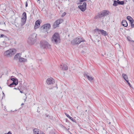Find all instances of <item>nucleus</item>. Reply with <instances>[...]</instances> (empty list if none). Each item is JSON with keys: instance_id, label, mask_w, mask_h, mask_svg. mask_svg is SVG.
Wrapping results in <instances>:
<instances>
[{"instance_id": "f257e3e1", "label": "nucleus", "mask_w": 134, "mask_h": 134, "mask_svg": "<svg viewBox=\"0 0 134 134\" xmlns=\"http://www.w3.org/2000/svg\"><path fill=\"white\" fill-rule=\"evenodd\" d=\"M109 11L108 10H103L98 13L95 18L96 19L102 18L103 19L105 16L109 15Z\"/></svg>"}, {"instance_id": "f03ea898", "label": "nucleus", "mask_w": 134, "mask_h": 134, "mask_svg": "<svg viewBox=\"0 0 134 134\" xmlns=\"http://www.w3.org/2000/svg\"><path fill=\"white\" fill-rule=\"evenodd\" d=\"M37 34L35 33L31 34L28 40V43L30 45L34 44L36 41Z\"/></svg>"}, {"instance_id": "7ed1b4c3", "label": "nucleus", "mask_w": 134, "mask_h": 134, "mask_svg": "<svg viewBox=\"0 0 134 134\" xmlns=\"http://www.w3.org/2000/svg\"><path fill=\"white\" fill-rule=\"evenodd\" d=\"M51 40L52 42L57 44L60 43V37L59 34L55 33L52 36Z\"/></svg>"}, {"instance_id": "20e7f679", "label": "nucleus", "mask_w": 134, "mask_h": 134, "mask_svg": "<svg viewBox=\"0 0 134 134\" xmlns=\"http://www.w3.org/2000/svg\"><path fill=\"white\" fill-rule=\"evenodd\" d=\"M16 52V50L14 48L10 49L6 51L4 55L7 57H10L14 55Z\"/></svg>"}, {"instance_id": "39448f33", "label": "nucleus", "mask_w": 134, "mask_h": 134, "mask_svg": "<svg viewBox=\"0 0 134 134\" xmlns=\"http://www.w3.org/2000/svg\"><path fill=\"white\" fill-rule=\"evenodd\" d=\"M84 40L81 38H76L71 41V43L73 45L79 44L82 42L85 41Z\"/></svg>"}, {"instance_id": "423d86ee", "label": "nucleus", "mask_w": 134, "mask_h": 134, "mask_svg": "<svg viewBox=\"0 0 134 134\" xmlns=\"http://www.w3.org/2000/svg\"><path fill=\"white\" fill-rule=\"evenodd\" d=\"M51 25L50 24H46L42 25L41 27V30L45 31L47 33H48V31L50 29Z\"/></svg>"}, {"instance_id": "0eeeda50", "label": "nucleus", "mask_w": 134, "mask_h": 134, "mask_svg": "<svg viewBox=\"0 0 134 134\" xmlns=\"http://www.w3.org/2000/svg\"><path fill=\"white\" fill-rule=\"evenodd\" d=\"M41 45V46L44 48L50 49L51 46L46 41H41L40 42Z\"/></svg>"}, {"instance_id": "6e6552de", "label": "nucleus", "mask_w": 134, "mask_h": 134, "mask_svg": "<svg viewBox=\"0 0 134 134\" xmlns=\"http://www.w3.org/2000/svg\"><path fill=\"white\" fill-rule=\"evenodd\" d=\"M63 21V20L62 19H59L55 21L53 25V28L54 29L56 28L57 27L59 26V25L60 23Z\"/></svg>"}, {"instance_id": "1a4fd4ad", "label": "nucleus", "mask_w": 134, "mask_h": 134, "mask_svg": "<svg viewBox=\"0 0 134 134\" xmlns=\"http://www.w3.org/2000/svg\"><path fill=\"white\" fill-rule=\"evenodd\" d=\"M22 16L21 22L22 24L21 25H23L25 24L26 20V13L25 12H24L22 14Z\"/></svg>"}, {"instance_id": "9d476101", "label": "nucleus", "mask_w": 134, "mask_h": 134, "mask_svg": "<svg viewBox=\"0 0 134 134\" xmlns=\"http://www.w3.org/2000/svg\"><path fill=\"white\" fill-rule=\"evenodd\" d=\"M95 30L98 32V33L99 34H100V32L101 33L102 35L104 36H107L108 35V33L106 31L103 30L96 29Z\"/></svg>"}, {"instance_id": "9b49d317", "label": "nucleus", "mask_w": 134, "mask_h": 134, "mask_svg": "<svg viewBox=\"0 0 134 134\" xmlns=\"http://www.w3.org/2000/svg\"><path fill=\"white\" fill-rule=\"evenodd\" d=\"M86 3L84 2L82 5L79 6L78 7L82 12L85 11L86 9Z\"/></svg>"}, {"instance_id": "f8f14e48", "label": "nucleus", "mask_w": 134, "mask_h": 134, "mask_svg": "<svg viewBox=\"0 0 134 134\" xmlns=\"http://www.w3.org/2000/svg\"><path fill=\"white\" fill-rule=\"evenodd\" d=\"M10 80L12 81L13 82L9 85V86L10 87H11V86L13 85H16L18 84V81L17 79L14 78H12L10 79Z\"/></svg>"}, {"instance_id": "ddd939ff", "label": "nucleus", "mask_w": 134, "mask_h": 134, "mask_svg": "<svg viewBox=\"0 0 134 134\" xmlns=\"http://www.w3.org/2000/svg\"><path fill=\"white\" fill-rule=\"evenodd\" d=\"M124 3V2L123 1H120L119 0L117 1H114L113 5L115 6H117L118 4L123 5Z\"/></svg>"}, {"instance_id": "4468645a", "label": "nucleus", "mask_w": 134, "mask_h": 134, "mask_svg": "<svg viewBox=\"0 0 134 134\" xmlns=\"http://www.w3.org/2000/svg\"><path fill=\"white\" fill-rule=\"evenodd\" d=\"M46 82L47 84L51 85L55 83V81L52 78H50L47 79Z\"/></svg>"}, {"instance_id": "2eb2a0df", "label": "nucleus", "mask_w": 134, "mask_h": 134, "mask_svg": "<svg viewBox=\"0 0 134 134\" xmlns=\"http://www.w3.org/2000/svg\"><path fill=\"white\" fill-rule=\"evenodd\" d=\"M40 21L38 20L36 21L34 26V28L35 29H36L39 27L40 25Z\"/></svg>"}, {"instance_id": "dca6fc26", "label": "nucleus", "mask_w": 134, "mask_h": 134, "mask_svg": "<svg viewBox=\"0 0 134 134\" xmlns=\"http://www.w3.org/2000/svg\"><path fill=\"white\" fill-rule=\"evenodd\" d=\"M84 75L85 77H86L90 81H91L94 79L93 77H92L91 76H89L86 73H84Z\"/></svg>"}, {"instance_id": "f3484780", "label": "nucleus", "mask_w": 134, "mask_h": 134, "mask_svg": "<svg viewBox=\"0 0 134 134\" xmlns=\"http://www.w3.org/2000/svg\"><path fill=\"white\" fill-rule=\"evenodd\" d=\"M61 66H62L60 67V68L62 70H67L68 69L67 66L65 64H63V66L62 65H61Z\"/></svg>"}, {"instance_id": "a211bd4d", "label": "nucleus", "mask_w": 134, "mask_h": 134, "mask_svg": "<svg viewBox=\"0 0 134 134\" xmlns=\"http://www.w3.org/2000/svg\"><path fill=\"white\" fill-rule=\"evenodd\" d=\"M122 25L125 27H127L128 25L127 23L125 20H123L121 22Z\"/></svg>"}, {"instance_id": "6ab92c4d", "label": "nucleus", "mask_w": 134, "mask_h": 134, "mask_svg": "<svg viewBox=\"0 0 134 134\" xmlns=\"http://www.w3.org/2000/svg\"><path fill=\"white\" fill-rule=\"evenodd\" d=\"M65 115L68 117L70 119H71V120H72L74 122H76V121L75 120L73 119L71 117H70L69 115H68V114L65 113Z\"/></svg>"}, {"instance_id": "aec40b11", "label": "nucleus", "mask_w": 134, "mask_h": 134, "mask_svg": "<svg viewBox=\"0 0 134 134\" xmlns=\"http://www.w3.org/2000/svg\"><path fill=\"white\" fill-rule=\"evenodd\" d=\"M19 62H26L27 59L23 58H19Z\"/></svg>"}, {"instance_id": "412c9836", "label": "nucleus", "mask_w": 134, "mask_h": 134, "mask_svg": "<svg viewBox=\"0 0 134 134\" xmlns=\"http://www.w3.org/2000/svg\"><path fill=\"white\" fill-rule=\"evenodd\" d=\"M21 54L20 53H18L14 57V59H17L18 58H19L20 57Z\"/></svg>"}, {"instance_id": "4be33fe9", "label": "nucleus", "mask_w": 134, "mask_h": 134, "mask_svg": "<svg viewBox=\"0 0 134 134\" xmlns=\"http://www.w3.org/2000/svg\"><path fill=\"white\" fill-rule=\"evenodd\" d=\"M39 130L37 129H35L33 130V132L34 134H39Z\"/></svg>"}, {"instance_id": "5701e85b", "label": "nucleus", "mask_w": 134, "mask_h": 134, "mask_svg": "<svg viewBox=\"0 0 134 134\" xmlns=\"http://www.w3.org/2000/svg\"><path fill=\"white\" fill-rule=\"evenodd\" d=\"M122 76L123 77L125 80L128 79L127 76L126 74H122Z\"/></svg>"}, {"instance_id": "b1692460", "label": "nucleus", "mask_w": 134, "mask_h": 134, "mask_svg": "<svg viewBox=\"0 0 134 134\" xmlns=\"http://www.w3.org/2000/svg\"><path fill=\"white\" fill-rule=\"evenodd\" d=\"M130 22L131 23V26L133 28L134 27V20H133L131 21H130Z\"/></svg>"}, {"instance_id": "393cba45", "label": "nucleus", "mask_w": 134, "mask_h": 134, "mask_svg": "<svg viewBox=\"0 0 134 134\" xmlns=\"http://www.w3.org/2000/svg\"><path fill=\"white\" fill-rule=\"evenodd\" d=\"M127 19L130 21H131V20H133L132 18L129 16H128L127 17Z\"/></svg>"}, {"instance_id": "a878e982", "label": "nucleus", "mask_w": 134, "mask_h": 134, "mask_svg": "<svg viewBox=\"0 0 134 134\" xmlns=\"http://www.w3.org/2000/svg\"><path fill=\"white\" fill-rule=\"evenodd\" d=\"M22 85V84H20V86H19L17 88H14V89H15L16 90H18L19 91H20V90L21 89L20 88H21V87Z\"/></svg>"}, {"instance_id": "bb28decb", "label": "nucleus", "mask_w": 134, "mask_h": 134, "mask_svg": "<svg viewBox=\"0 0 134 134\" xmlns=\"http://www.w3.org/2000/svg\"><path fill=\"white\" fill-rule=\"evenodd\" d=\"M66 14V13L65 12H64L62 14V17H63L64 16H65Z\"/></svg>"}, {"instance_id": "cd10ccee", "label": "nucleus", "mask_w": 134, "mask_h": 134, "mask_svg": "<svg viewBox=\"0 0 134 134\" xmlns=\"http://www.w3.org/2000/svg\"><path fill=\"white\" fill-rule=\"evenodd\" d=\"M49 134H55L54 132L53 131H50Z\"/></svg>"}, {"instance_id": "c85d7f7f", "label": "nucleus", "mask_w": 134, "mask_h": 134, "mask_svg": "<svg viewBox=\"0 0 134 134\" xmlns=\"http://www.w3.org/2000/svg\"><path fill=\"white\" fill-rule=\"evenodd\" d=\"M28 6L27 1H26L25 2V6L26 7H27Z\"/></svg>"}, {"instance_id": "c756f323", "label": "nucleus", "mask_w": 134, "mask_h": 134, "mask_svg": "<svg viewBox=\"0 0 134 134\" xmlns=\"http://www.w3.org/2000/svg\"><path fill=\"white\" fill-rule=\"evenodd\" d=\"M87 0H80L79 1L80 2H82L83 1H86Z\"/></svg>"}, {"instance_id": "7c9ffc66", "label": "nucleus", "mask_w": 134, "mask_h": 134, "mask_svg": "<svg viewBox=\"0 0 134 134\" xmlns=\"http://www.w3.org/2000/svg\"><path fill=\"white\" fill-rule=\"evenodd\" d=\"M4 134H12V132L10 131H9L7 133H5Z\"/></svg>"}, {"instance_id": "2f4dec72", "label": "nucleus", "mask_w": 134, "mask_h": 134, "mask_svg": "<svg viewBox=\"0 0 134 134\" xmlns=\"http://www.w3.org/2000/svg\"><path fill=\"white\" fill-rule=\"evenodd\" d=\"M4 36L3 34H1L0 36V38L3 37Z\"/></svg>"}, {"instance_id": "473e14b6", "label": "nucleus", "mask_w": 134, "mask_h": 134, "mask_svg": "<svg viewBox=\"0 0 134 134\" xmlns=\"http://www.w3.org/2000/svg\"><path fill=\"white\" fill-rule=\"evenodd\" d=\"M128 83L129 85V86L130 87H131V86L130 83L129 82Z\"/></svg>"}, {"instance_id": "72a5a7b5", "label": "nucleus", "mask_w": 134, "mask_h": 134, "mask_svg": "<svg viewBox=\"0 0 134 134\" xmlns=\"http://www.w3.org/2000/svg\"><path fill=\"white\" fill-rule=\"evenodd\" d=\"M39 134H45L43 132H40V133Z\"/></svg>"}, {"instance_id": "f704fd0d", "label": "nucleus", "mask_w": 134, "mask_h": 134, "mask_svg": "<svg viewBox=\"0 0 134 134\" xmlns=\"http://www.w3.org/2000/svg\"><path fill=\"white\" fill-rule=\"evenodd\" d=\"M128 80V79H127L126 80H125L127 82V83L129 82Z\"/></svg>"}, {"instance_id": "c9c22d12", "label": "nucleus", "mask_w": 134, "mask_h": 134, "mask_svg": "<svg viewBox=\"0 0 134 134\" xmlns=\"http://www.w3.org/2000/svg\"><path fill=\"white\" fill-rule=\"evenodd\" d=\"M20 93H23V91H20Z\"/></svg>"}, {"instance_id": "e433bc0d", "label": "nucleus", "mask_w": 134, "mask_h": 134, "mask_svg": "<svg viewBox=\"0 0 134 134\" xmlns=\"http://www.w3.org/2000/svg\"><path fill=\"white\" fill-rule=\"evenodd\" d=\"M27 97H26L24 99V101L25 102L26 100V99H27Z\"/></svg>"}, {"instance_id": "4c0bfd02", "label": "nucleus", "mask_w": 134, "mask_h": 134, "mask_svg": "<svg viewBox=\"0 0 134 134\" xmlns=\"http://www.w3.org/2000/svg\"><path fill=\"white\" fill-rule=\"evenodd\" d=\"M24 104H23V103H22V104H21V106H22V105H24Z\"/></svg>"}, {"instance_id": "58836bf2", "label": "nucleus", "mask_w": 134, "mask_h": 134, "mask_svg": "<svg viewBox=\"0 0 134 134\" xmlns=\"http://www.w3.org/2000/svg\"><path fill=\"white\" fill-rule=\"evenodd\" d=\"M68 121V120L67 119H66V121L67 122Z\"/></svg>"}, {"instance_id": "ea45409f", "label": "nucleus", "mask_w": 134, "mask_h": 134, "mask_svg": "<svg viewBox=\"0 0 134 134\" xmlns=\"http://www.w3.org/2000/svg\"><path fill=\"white\" fill-rule=\"evenodd\" d=\"M103 129L104 130H105V128H103Z\"/></svg>"}, {"instance_id": "a19ab883", "label": "nucleus", "mask_w": 134, "mask_h": 134, "mask_svg": "<svg viewBox=\"0 0 134 134\" xmlns=\"http://www.w3.org/2000/svg\"><path fill=\"white\" fill-rule=\"evenodd\" d=\"M87 110H85V112H87Z\"/></svg>"}, {"instance_id": "79ce46f5", "label": "nucleus", "mask_w": 134, "mask_h": 134, "mask_svg": "<svg viewBox=\"0 0 134 134\" xmlns=\"http://www.w3.org/2000/svg\"><path fill=\"white\" fill-rule=\"evenodd\" d=\"M110 124V122H109V124Z\"/></svg>"}, {"instance_id": "37998d69", "label": "nucleus", "mask_w": 134, "mask_h": 134, "mask_svg": "<svg viewBox=\"0 0 134 134\" xmlns=\"http://www.w3.org/2000/svg\"><path fill=\"white\" fill-rule=\"evenodd\" d=\"M3 94H4V93H3Z\"/></svg>"}, {"instance_id": "c03bdc74", "label": "nucleus", "mask_w": 134, "mask_h": 134, "mask_svg": "<svg viewBox=\"0 0 134 134\" xmlns=\"http://www.w3.org/2000/svg\"><path fill=\"white\" fill-rule=\"evenodd\" d=\"M133 2H134V0H132Z\"/></svg>"}, {"instance_id": "a18cd8bd", "label": "nucleus", "mask_w": 134, "mask_h": 134, "mask_svg": "<svg viewBox=\"0 0 134 134\" xmlns=\"http://www.w3.org/2000/svg\"><path fill=\"white\" fill-rule=\"evenodd\" d=\"M25 95L26 96V93L25 94Z\"/></svg>"}, {"instance_id": "49530a36", "label": "nucleus", "mask_w": 134, "mask_h": 134, "mask_svg": "<svg viewBox=\"0 0 134 134\" xmlns=\"http://www.w3.org/2000/svg\"><path fill=\"white\" fill-rule=\"evenodd\" d=\"M38 1H40V0H37Z\"/></svg>"}, {"instance_id": "de8ad7c7", "label": "nucleus", "mask_w": 134, "mask_h": 134, "mask_svg": "<svg viewBox=\"0 0 134 134\" xmlns=\"http://www.w3.org/2000/svg\"><path fill=\"white\" fill-rule=\"evenodd\" d=\"M80 4H81V3H79Z\"/></svg>"}]
</instances>
